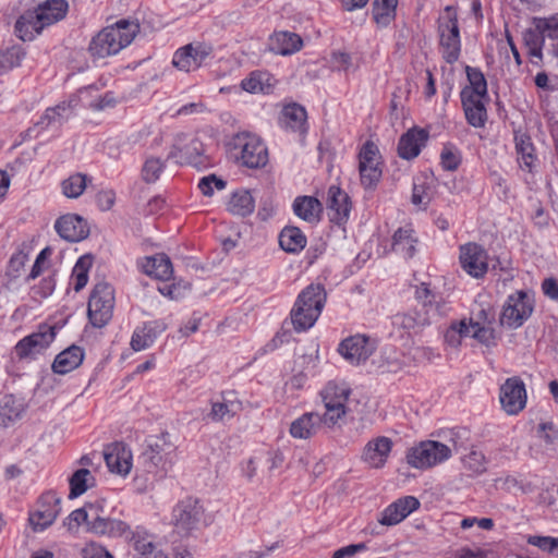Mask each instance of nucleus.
<instances>
[{
    "mask_svg": "<svg viewBox=\"0 0 558 558\" xmlns=\"http://www.w3.org/2000/svg\"><path fill=\"white\" fill-rule=\"evenodd\" d=\"M432 281H422L415 290L416 299L422 302L423 308L405 313H398L392 317L393 332L398 337L416 336L430 324L427 305H438L444 300V293L435 291Z\"/></svg>",
    "mask_w": 558,
    "mask_h": 558,
    "instance_id": "obj_1",
    "label": "nucleus"
},
{
    "mask_svg": "<svg viewBox=\"0 0 558 558\" xmlns=\"http://www.w3.org/2000/svg\"><path fill=\"white\" fill-rule=\"evenodd\" d=\"M68 12L65 0H46L35 10L23 13L15 23V33L24 41L33 40L41 31L62 19Z\"/></svg>",
    "mask_w": 558,
    "mask_h": 558,
    "instance_id": "obj_2",
    "label": "nucleus"
},
{
    "mask_svg": "<svg viewBox=\"0 0 558 558\" xmlns=\"http://www.w3.org/2000/svg\"><path fill=\"white\" fill-rule=\"evenodd\" d=\"M138 32L136 23L121 20L101 29L89 43L88 51L94 58H107L129 46Z\"/></svg>",
    "mask_w": 558,
    "mask_h": 558,
    "instance_id": "obj_3",
    "label": "nucleus"
},
{
    "mask_svg": "<svg viewBox=\"0 0 558 558\" xmlns=\"http://www.w3.org/2000/svg\"><path fill=\"white\" fill-rule=\"evenodd\" d=\"M326 301L325 288L319 283H311L298 296L291 310V322L298 332L314 326Z\"/></svg>",
    "mask_w": 558,
    "mask_h": 558,
    "instance_id": "obj_4",
    "label": "nucleus"
},
{
    "mask_svg": "<svg viewBox=\"0 0 558 558\" xmlns=\"http://www.w3.org/2000/svg\"><path fill=\"white\" fill-rule=\"evenodd\" d=\"M456 433L450 432L448 442L437 440H423L407 450V463L417 470H428L442 464L452 457L457 448Z\"/></svg>",
    "mask_w": 558,
    "mask_h": 558,
    "instance_id": "obj_5",
    "label": "nucleus"
},
{
    "mask_svg": "<svg viewBox=\"0 0 558 558\" xmlns=\"http://www.w3.org/2000/svg\"><path fill=\"white\" fill-rule=\"evenodd\" d=\"M142 458L148 473L165 477L177 462V447L169 434L150 437Z\"/></svg>",
    "mask_w": 558,
    "mask_h": 558,
    "instance_id": "obj_6",
    "label": "nucleus"
},
{
    "mask_svg": "<svg viewBox=\"0 0 558 558\" xmlns=\"http://www.w3.org/2000/svg\"><path fill=\"white\" fill-rule=\"evenodd\" d=\"M230 150L234 159L247 168H262L268 162L267 147L257 135L248 132L235 134Z\"/></svg>",
    "mask_w": 558,
    "mask_h": 558,
    "instance_id": "obj_7",
    "label": "nucleus"
},
{
    "mask_svg": "<svg viewBox=\"0 0 558 558\" xmlns=\"http://www.w3.org/2000/svg\"><path fill=\"white\" fill-rule=\"evenodd\" d=\"M172 522L178 534L187 536L207 525L209 518L205 513L202 502L196 498L189 497L178 502L173 508Z\"/></svg>",
    "mask_w": 558,
    "mask_h": 558,
    "instance_id": "obj_8",
    "label": "nucleus"
},
{
    "mask_svg": "<svg viewBox=\"0 0 558 558\" xmlns=\"http://www.w3.org/2000/svg\"><path fill=\"white\" fill-rule=\"evenodd\" d=\"M114 288L108 281H98L88 300L87 314L95 328L105 327L112 318Z\"/></svg>",
    "mask_w": 558,
    "mask_h": 558,
    "instance_id": "obj_9",
    "label": "nucleus"
},
{
    "mask_svg": "<svg viewBox=\"0 0 558 558\" xmlns=\"http://www.w3.org/2000/svg\"><path fill=\"white\" fill-rule=\"evenodd\" d=\"M98 98V89L94 86L81 88L68 101H63L53 108H48L41 117L38 124L49 126L50 124H61L78 106L94 110V105Z\"/></svg>",
    "mask_w": 558,
    "mask_h": 558,
    "instance_id": "obj_10",
    "label": "nucleus"
},
{
    "mask_svg": "<svg viewBox=\"0 0 558 558\" xmlns=\"http://www.w3.org/2000/svg\"><path fill=\"white\" fill-rule=\"evenodd\" d=\"M56 326L40 325L38 329L16 342L13 353L19 360H36L54 341Z\"/></svg>",
    "mask_w": 558,
    "mask_h": 558,
    "instance_id": "obj_11",
    "label": "nucleus"
},
{
    "mask_svg": "<svg viewBox=\"0 0 558 558\" xmlns=\"http://www.w3.org/2000/svg\"><path fill=\"white\" fill-rule=\"evenodd\" d=\"M351 389L345 383L329 381L320 391L325 405V413L322 415L328 425H335L347 413V402Z\"/></svg>",
    "mask_w": 558,
    "mask_h": 558,
    "instance_id": "obj_12",
    "label": "nucleus"
},
{
    "mask_svg": "<svg viewBox=\"0 0 558 558\" xmlns=\"http://www.w3.org/2000/svg\"><path fill=\"white\" fill-rule=\"evenodd\" d=\"M534 308L533 298L525 291L510 294L502 307L500 323L509 328H519L531 316Z\"/></svg>",
    "mask_w": 558,
    "mask_h": 558,
    "instance_id": "obj_13",
    "label": "nucleus"
},
{
    "mask_svg": "<svg viewBox=\"0 0 558 558\" xmlns=\"http://www.w3.org/2000/svg\"><path fill=\"white\" fill-rule=\"evenodd\" d=\"M459 260L462 269L474 278L483 277L487 274L489 266L495 270L498 260H490L487 251L475 242H469L460 246Z\"/></svg>",
    "mask_w": 558,
    "mask_h": 558,
    "instance_id": "obj_14",
    "label": "nucleus"
},
{
    "mask_svg": "<svg viewBox=\"0 0 558 558\" xmlns=\"http://www.w3.org/2000/svg\"><path fill=\"white\" fill-rule=\"evenodd\" d=\"M379 158L378 147L373 142L367 141L359 154L361 183L366 189L375 186L381 177Z\"/></svg>",
    "mask_w": 558,
    "mask_h": 558,
    "instance_id": "obj_15",
    "label": "nucleus"
},
{
    "mask_svg": "<svg viewBox=\"0 0 558 558\" xmlns=\"http://www.w3.org/2000/svg\"><path fill=\"white\" fill-rule=\"evenodd\" d=\"M526 389L523 380L513 376L507 378L500 387L499 400L501 408L510 415L521 412L526 404Z\"/></svg>",
    "mask_w": 558,
    "mask_h": 558,
    "instance_id": "obj_16",
    "label": "nucleus"
},
{
    "mask_svg": "<svg viewBox=\"0 0 558 558\" xmlns=\"http://www.w3.org/2000/svg\"><path fill=\"white\" fill-rule=\"evenodd\" d=\"M61 512V498L53 492L41 495L38 507L29 517V522L36 532H41L51 525Z\"/></svg>",
    "mask_w": 558,
    "mask_h": 558,
    "instance_id": "obj_17",
    "label": "nucleus"
},
{
    "mask_svg": "<svg viewBox=\"0 0 558 558\" xmlns=\"http://www.w3.org/2000/svg\"><path fill=\"white\" fill-rule=\"evenodd\" d=\"M213 48L203 43L189 44L178 49L173 56L172 64L181 71H195L210 57Z\"/></svg>",
    "mask_w": 558,
    "mask_h": 558,
    "instance_id": "obj_18",
    "label": "nucleus"
},
{
    "mask_svg": "<svg viewBox=\"0 0 558 558\" xmlns=\"http://www.w3.org/2000/svg\"><path fill=\"white\" fill-rule=\"evenodd\" d=\"M440 50L448 63L458 61L461 51L460 31L456 17L439 24Z\"/></svg>",
    "mask_w": 558,
    "mask_h": 558,
    "instance_id": "obj_19",
    "label": "nucleus"
},
{
    "mask_svg": "<svg viewBox=\"0 0 558 558\" xmlns=\"http://www.w3.org/2000/svg\"><path fill=\"white\" fill-rule=\"evenodd\" d=\"M203 151L204 145L198 138L182 134L175 138L168 157L180 163L198 166L203 162L201 159Z\"/></svg>",
    "mask_w": 558,
    "mask_h": 558,
    "instance_id": "obj_20",
    "label": "nucleus"
},
{
    "mask_svg": "<svg viewBox=\"0 0 558 558\" xmlns=\"http://www.w3.org/2000/svg\"><path fill=\"white\" fill-rule=\"evenodd\" d=\"M375 345L364 335L351 336L339 344V353L351 364L365 362L374 352Z\"/></svg>",
    "mask_w": 558,
    "mask_h": 558,
    "instance_id": "obj_21",
    "label": "nucleus"
},
{
    "mask_svg": "<svg viewBox=\"0 0 558 558\" xmlns=\"http://www.w3.org/2000/svg\"><path fill=\"white\" fill-rule=\"evenodd\" d=\"M168 328L165 319L144 322L136 326L131 337V348L140 352L150 348L157 338Z\"/></svg>",
    "mask_w": 558,
    "mask_h": 558,
    "instance_id": "obj_22",
    "label": "nucleus"
},
{
    "mask_svg": "<svg viewBox=\"0 0 558 558\" xmlns=\"http://www.w3.org/2000/svg\"><path fill=\"white\" fill-rule=\"evenodd\" d=\"M418 507L420 501L413 496L399 498L381 511L378 522L386 526L397 525Z\"/></svg>",
    "mask_w": 558,
    "mask_h": 558,
    "instance_id": "obj_23",
    "label": "nucleus"
},
{
    "mask_svg": "<svg viewBox=\"0 0 558 558\" xmlns=\"http://www.w3.org/2000/svg\"><path fill=\"white\" fill-rule=\"evenodd\" d=\"M392 441L386 436H378L369 440L362 452V460L371 468H383L391 452Z\"/></svg>",
    "mask_w": 558,
    "mask_h": 558,
    "instance_id": "obj_24",
    "label": "nucleus"
},
{
    "mask_svg": "<svg viewBox=\"0 0 558 558\" xmlns=\"http://www.w3.org/2000/svg\"><path fill=\"white\" fill-rule=\"evenodd\" d=\"M104 459L110 472L126 475L132 468V453L122 442L108 445L104 451Z\"/></svg>",
    "mask_w": 558,
    "mask_h": 558,
    "instance_id": "obj_25",
    "label": "nucleus"
},
{
    "mask_svg": "<svg viewBox=\"0 0 558 558\" xmlns=\"http://www.w3.org/2000/svg\"><path fill=\"white\" fill-rule=\"evenodd\" d=\"M54 229L62 239L69 242H80L89 233L87 222L82 217L72 214L60 217L54 223Z\"/></svg>",
    "mask_w": 558,
    "mask_h": 558,
    "instance_id": "obj_26",
    "label": "nucleus"
},
{
    "mask_svg": "<svg viewBox=\"0 0 558 558\" xmlns=\"http://www.w3.org/2000/svg\"><path fill=\"white\" fill-rule=\"evenodd\" d=\"M327 208L332 222L337 225L345 222L351 211L349 195L339 186L331 185L328 189Z\"/></svg>",
    "mask_w": 558,
    "mask_h": 558,
    "instance_id": "obj_27",
    "label": "nucleus"
},
{
    "mask_svg": "<svg viewBox=\"0 0 558 558\" xmlns=\"http://www.w3.org/2000/svg\"><path fill=\"white\" fill-rule=\"evenodd\" d=\"M324 417L316 412H306L290 423L289 434L294 439L307 440L322 427Z\"/></svg>",
    "mask_w": 558,
    "mask_h": 558,
    "instance_id": "obj_28",
    "label": "nucleus"
},
{
    "mask_svg": "<svg viewBox=\"0 0 558 558\" xmlns=\"http://www.w3.org/2000/svg\"><path fill=\"white\" fill-rule=\"evenodd\" d=\"M137 266L141 271L154 279H171L173 266L168 255L159 253L138 259Z\"/></svg>",
    "mask_w": 558,
    "mask_h": 558,
    "instance_id": "obj_29",
    "label": "nucleus"
},
{
    "mask_svg": "<svg viewBox=\"0 0 558 558\" xmlns=\"http://www.w3.org/2000/svg\"><path fill=\"white\" fill-rule=\"evenodd\" d=\"M427 138L428 133L425 130L417 128L410 129L399 140V157L407 160L417 157Z\"/></svg>",
    "mask_w": 558,
    "mask_h": 558,
    "instance_id": "obj_30",
    "label": "nucleus"
},
{
    "mask_svg": "<svg viewBox=\"0 0 558 558\" xmlns=\"http://www.w3.org/2000/svg\"><path fill=\"white\" fill-rule=\"evenodd\" d=\"M242 410V402L235 391L222 392L221 399L211 402L209 417L215 422H221L233 417Z\"/></svg>",
    "mask_w": 558,
    "mask_h": 558,
    "instance_id": "obj_31",
    "label": "nucleus"
},
{
    "mask_svg": "<svg viewBox=\"0 0 558 558\" xmlns=\"http://www.w3.org/2000/svg\"><path fill=\"white\" fill-rule=\"evenodd\" d=\"M303 40L296 33L288 31L275 32L269 38V48L280 56H290L300 51Z\"/></svg>",
    "mask_w": 558,
    "mask_h": 558,
    "instance_id": "obj_32",
    "label": "nucleus"
},
{
    "mask_svg": "<svg viewBox=\"0 0 558 558\" xmlns=\"http://www.w3.org/2000/svg\"><path fill=\"white\" fill-rule=\"evenodd\" d=\"M84 356L83 348L73 344L54 357L51 366L52 371L56 374L65 375L77 368L82 364Z\"/></svg>",
    "mask_w": 558,
    "mask_h": 558,
    "instance_id": "obj_33",
    "label": "nucleus"
},
{
    "mask_svg": "<svg viewBox=\"0 0 558 558\" xmlns=\"http://www.w3.org/2000/svg\"><path fill=\"white\" fill-rule=\"evenodd\" d=\"M306 120L305 108L298 104L287 105L281 111L280 123L286 130L304 134L307 130Z\"/></svg>",
    "mask_w": 558,
    "mask_h": 558,
    "instance_id": "obj_34",
    "label": "nucleus"
},
{
    "mask_svg": "<svg viewBox=\"0 0 558 558\" xmlns=\"http://www.w3.org/2000/svg\"><path fill=\"white\" fill-rule=\"evenodd\" d=\"M293 213L302 220L315 223L319 221L323 213L322 203L313 196H298L292 204Z\"/></svg>",
    "mask_w": 558,
    "mask_h": 558,
    "instance_id": "obj_35",
    "label": "nucleus"
},
{
    "mask_svg": "<svg viewBox=\"0 0 558 558\" xmlns=\"http://www.w3.org/2000/svg\"><path fill=\"white\" fill-rule=\"evenodd\" d=\"M137 558H169L155 543L154 536L137 529L132 537Z\"/></svg>",
    "mask_w": 558,
    "mask_h": 558,
    "instance_id": "obj_36",
    "label": "nucleus"
},
{
    "mask_svg": "<svg viewBox=\"0 0 558 558\" xmlns=\"http://www.w3.org/2000/svg\"><path fill=\"white\" fill-rule=\"evenodd\" d=\"M485 97H474L471 95H461V101L468 122L474 128H482L487 119V112L484 105Z\"/></svg>",
    "mask_w": 558,
    "mask_h": 558,
    "instance_id": "obj_37",
    "label": "nucleus"
},
{
    "mask_svg": "<svg viewBox=\"0 0 558 558\" xmlns=\"http://www.w3.org/2000/svg\"><path fill=\"white\" fill-rule=\"evenodd\" d=\"M417 238L410 227L399 228L392 236V250L403 258H411L415 253Z\"/></svg>",
    "mask_w": 558,
    "mask_h": 558,
    "instance_id": "obj_38",
    "label": "nucleus"
},
{
    "mask_svg": "<svg viewBox=\"0 0 558 558\" xmlns=\"http://www.w3.org/2000/svg\"><path fill=\"white\" fill-rule=\"evenodd\" d=\"M514 143L520 167L532 171L535 166L536 156L531 137L524 133L517 132L514 134Z\"/></svg>",
    "mask_w": 558,
    "mask_h": 558,
    "instance_id": "obj_39",
    "label": "nucleus"
},
{
    "mask_svg": "<svg viewBox=\"0 0 558 558\" xmlns=\"http://www.w3.org/2000/svg\"><path fill=\"white\" fill-rule=\"evenodd\" d=\"M306 236L298 227L287 226L279 235L280 247L288 253H299L306 245Z\"/></svg>",
    "mask_w": 558,
    "mask_h": 558,
    "instance_id": "obj_40",
    "label": "nucleus"
},
{
    "mask_svg": "<svg viewBox=\"0 0 558 558\" xmlns=\"http://www.w3.org/2000/svg\"><path fill=\"white\" fill-rule=\"evenodd\" d=\"M255 209V199L247 190H239L232 193L228 210L236 216L245 217L251 215Z\"/></svg>",
    "mask_w": 558,
    "mask_h": 558,
    "instance_id": "obj_41",
    "label": "nucleus"
},
{
    "mask_svg": "<svg viewBox=\"0 0 558 558\" xmlns=\"http://www.w3.org/2000/svg\"><path fill=\"white\" fill-rule=\"evenodd\" d=\"M469 85L461 90V95L487 98V83L484 74L476 68L466 66Z\"/></svg>",
    "mask_w": 558,
    "mask_h": 558,
    "instance_id": "obj_42",
    "label": "nucleus"
},
{
    "mask_svg": "<svg viewBox=\"0 0 558 558\" xmlns=\"http://www.w3.org/2000/svg\"><path fill=\"white\" fill-rule=\"evenodd\" d=\"M70 493L69 498L74 499L83 495L89 487L95 484V477L87 469L75 471L69 480Z\"/></svg>",
    "mask_w": 558,
    "mask_h": 558,
    "instance_id": "obj_43",
    "label": "nucleus"
},
{
    "mask_svg": "<svg viewBox=\"0 0 558 558\" xmlns=\"http://www.w3.org/2000/svg\"><path fill=\"white\" fill-rule=\"evenodd\" d=\"M157 290L169 300L180 301L186 298L192 290L190 281H156Z\"/></svg>",
    "mask_w": 558,
    "mask_h": 558,
    "instance_id": "obj_44",
    "label": "nucleus"
},
{
    "mask_svg": "<svg viewBox=\"0 0 558 558\" xmlns=\"http://www.w3.org/2000/svg\"><path fill=\"white\" fill-rule=\"evenodd\" d=\"M272 77L267 72H252L248 77L241 82L242 88L252 94L268 93L272 87Z\"/></svg>",
    "mask_w": 558,
    "mask_h": 558,
    "instance_id": "obj_45",
    "label": "nucleus"
},
{
    "mask_svg": "<svg viewBox=\"0 0 558 558\" xmlns=\"http://www.w3.org/2000/svg\"><path fill=\"white\" fill-rule=\"evenodd\" d=\"M398 0H374L373 17L379 26H387L396 17Z\"/></svg>",
    "mask_w": 558,
    "mask_h": 558,
    "instance_id": "obj_46",
    "label": "nucleus"
},
{
    "mask_svg": "<svg viewBox=\"0 0 558 558\" xmlns=\"http://www.w3.org/2000/svg\"><path fill=\"white\" fill-rule=\"evenodd\" d=\"M23 410V402L11 395L0 399V417L4 424L17 420Z\"/></svg>",
    "mask_w": 558,
    "mask_h": 558,
    "instance_id": "obj_47",
    "label": "nucleus"
},
{
    "mask_svg": "<svg viewBox=\"0 0 558 558\" xmlns=\"http://www.w3.org/2000/svg\"><path fill=\"white\" fill-rule=\"evenodd\" d=\"M88 530L100 535L112 534L114 531H123L124 523L118 520L106 519L100 515H92Z\"/></svg>",
    "mask_w": 558,
    "mask_h": 558,
    "instance_id": "obj_48",
    "label": "nucleus"
},
{
    "mask_svg": "<svg viewBox=\"0 0 558 558\" xmlns=\"http://www.w3.org/2000/svg\"><path fill=\"white\" fill-rule=\"evenodd\" d=\"M87 177L82 173L70 175L62 182V192L69 198H77L86 189Z\"/></svg>",
    "mask_w": 558,
    "mask_h": 558,
    "instance_id": "obj_49",
    "label": "nucleus"
},
{
    "mask_svg": "<svg viewBox=\"0 0 558 558\" xmlns=\"http://www.w3.org/2000/svg\"><path fill=\"white\" fill-rule=\"evenodd\" d=\"M462 464L472 474L478 475L486 471L487 459L482 451L472 448L469 453L463 456Z\"/></svg>",
    "mask_w": 558,
    "mask_h": 558,
    "instance_id": "obj_50",
    "label": "nucleus"
},
{
    "mask_svg": "<svg viewBox=\"0 0 558 558\" xmlns=\"http://www.w3.org/2000/svg\"><path fill=\"white\" fill-rule=\"evenodd\" d=\"M23 58L24 52L20 47H11L0 51V74L19 66Z\"/></svg>",
    "mask_w": 558,
    "mask_h": 558,
    "instance_id": "obj_51",
    "label": "nucleus"
},
{
    "mask_svg": "<svg viewBox=\"0 0 558 558\" xmlns=\"http://www.w3.org/2000/svg\"><path fill=\"white\" fill-rule=\"evenodd\" d=\"M165 169V162L158 158L150 156L146 158L142 168V178L146 183H155Z\"/></svg>",
    "mask_w": 558,
    "mask_h": 558,
    "instance_id": "obj_52",
    "label": "nucleus"
},
{
    "mask_svg": "<svg viewBox=\"0 0 558 558\" xmlns=\"http://www.w3.org/2000/svg\"><path fill=\"white\" fill-rule=\"evenodd\" d=\"M28 262V255L23 250L15 252L8 264L7 276L9 279H17L26 275L25 265Z\"/></svg>",
    "mask_w": 558,
    "mask_h": 558,
    "instance_id": "obj_53",
    "label": "nucleus"
},
{
    "mask_svg": "<svg viewBox=\"0 0 558 558\" xmlns=\"http://www.w3.org/2000/svg\"><path fill=\"white\" fill-rule=\"evenodd\" d=\"M430 199V187L426 185L425 180L416 179L413 184L412 203L421 208H425Z\"/></svg>",
    "mask_w": 558,
    "mask_h": 558,
    "instance_id": "obj_54",
    "label": "nucleus"
},
{
    "mask_svg": "<svg viewBox=\"0 0 558 558\" xmlns=\"http://www.w3.org/2000/svg\"><path fill=\"white\" fill-rule=\"evenodd\" d=\"M466 319H461L460 322L452 323L446 333H445V342L448 343L452 348H457L461 343V339L466 336Z\"/></svg>",
    "mask_w": 558,
    "mask_h": 558,
    "instance_id": "obj_55",
    "label": "nucleus"
},
{
    "mask_svg": "<svg viewBox=\"0 0 558 558\" xmlns=\"http://www.w3.org/2000/svg\"><path fill=\"white\" fill-rule=\"evenodd\" d=\"M466 336L482 343H488L493 335L490 328L478 322H473V319L466 320Z\"/></svg>",
    "mask_w": 558,
    "mask_h": 558,
    "instance_id": "obj_56",
    "label": "nucleus"
},
{
    "mask_svg": "<svg viewBox=\"0 0 558 558\" xmlns=\"http://www.w3.org/2000/svg\"><path fill=\"white\" fill-rule=\"evenodd\" d=\"M51 254L52 250L50 247H45L44 250H41V252L35 259L29 274L27 275V279H36L37 277L41 276L45 272V270L49 268V258Z\"/></svg>",
    "mask_w": 558,
    "mask_h": 558,
    "instance_id": "obj_57",
    "label": "nucleus"
},
{
    "mask_svg": "<svg viewBox=\"0 0 558 558\" xmlns=\"http://www.w3.org/2000/svg\"><path fill=\"white\" fill-rule=\"evenodd\" d=\"M225 187L226 181L215 174L204 177L198 182V189L205 196H213L215 190L222 191Z\"/></svg>",
    "mask_w": 558,
    "mask_h": 558,
    "instance_id": "obj_58",
    "label": "nucleus"
},
{
    "mask_svg": "<svg viewBox=\"0 0 558 558\" xmlns=\"http://www.w3.org/2000/svg\"><path fill=\"white\" fill-rule=\"evenodd\" d=\"M536 31L543 36L551 39L558 38V16L539 19L536 23Z\"/></svg>",
    "mask_w": 558,
    "mask_h": 558,
    "instance_id": "obj_59",
    "label": "nucleus"
},
{
    "mask_svg": "<svg viewBox=\"0 0 558 558\" xmlns=\"http://www.w3.org/2000/svg\"><path fill=\"white\" fill-rule=\"evenodd\" d=\"M93 266V256L89 254L81 256L73 267L71 279H87Z\"/></svg>",
    "mask_w": 558,
    "mask_h": 558,
    "instance_id": "obj_60",
    "label": "nucleus"
},
{
    "mask_svg": "<svg viewBox=\"0 0 558 558\" xmlns=\"http://www.w3.org/2000/svg\"><path fill=\"white\" fill-rule=\"evenodd\" d=\"M529 545L539 548L542 551L553 555L556 537L543 535H527Z\"/></svg>",
    "mask_w": 558,
    "mask_h": 558,
    "instance_id": "obj_61",
    "label": "nucleus"
},
{
    "mask_svg": "<svg viewBox=\"0 0 558 558\" xmlns=\"http://www.w3.org/2000/svg\"><path fill=\"white\" fill-rule=\"evenodd\" d=\"M441 165L446 170H456L460 163L459 154L450 147H445L440 154Z\"/></svg>",
    "mask_w": 558,
    "mask_h": 558,
    "instance_id": "obj_62",
    "label": "nucleus"
},
{
    "mask_svg": "<svg viewBox=\"0 0 558 558\" xmlns=\"http://www.w3.org/2000/svg\"><path fill=\"white\" fill-rule=\"evenodd\" d=\"M201 320V314L194 312L192 316L180 326L179 332L182 335V337H189L192 333H195L199 329Z\"/></svg>",
    "mask_w": 558,
    "mask_h": 558,
    "instance_id": "obj_63",
    "label": "nucleus"
},
{
    "mask_svg": "<svg viewBox=\"0 0 558 558\" xmlns=\"http://www.w3.org/2000/svg\"><path fill=\"white\" fill-rule=\"evenodd\" d=\"M84 558H113V557L102 546L97 545L95 543H90L84 548Z\"/></svg>",
    "mask_w": 558,
    "mask_h": 558,
    "instance_id": "obj_64",
    "label": "nucleus"
}]
</instances>
